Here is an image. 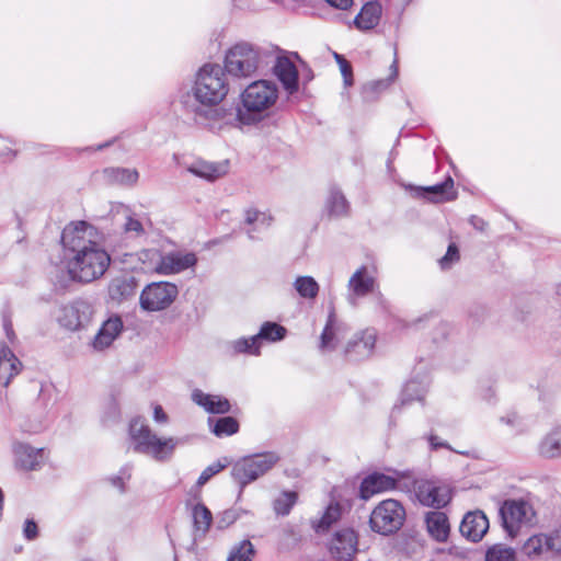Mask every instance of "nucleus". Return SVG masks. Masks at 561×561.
<instances>
[{
  "instance_id": "obj_1",
  "label": "nucleus",
  "mask_w": 561,
  "mask_h": 561,
  "mask_svg": "<svg viewBox=\"0 0 561 561\" xmlns=\"http://www.w3.org/2000/svg\"><path fill=\"white\" fill-rule=\"evenodd\" d=\"M96 229L85 221L70 222L61 232L67 268L72 280L91 283L108 270L112 259L95 241Z\"/></svg>"
},
{
  "instance_id": "obj_2",
  "label": "nucleus",
  "mask_w": 561,
  "mask_h": 561,
  "mask_svg": "<svg viewBox=\"0 0 561 561\" xmlns=\"http://www.w3.org/2000/svg\"><path fill=\"white\" fill-rule=\"evenodd\" d=\"M278 98L275 83L259 80L252 82L241 94V104L237 107L236 119L240 125H254L268 116L270 110Z\"/></svg>"
},
{
  "instance_id": "obj_3",
  "label": "nucleus",
  "mask_w": 561,
  "mask_h": 561,
  "mask_svg": "<svg viewBox=\"0 0 561 561\" xmlns=\"http://www.w3.org/2000/svg\"><path fill=\"white\" fill-rule=\"evenodd\" d=\"M192 91L198 104L184 103L194 114L204 115L203 106L219 104L229 91L225 70L219 65H205L198 71Z\"/></svg>"
},
{
  "instance_id": "obj_4",
  "label": "nucleus",
  "mask_w": 561,
  "mask_h": 561,
  "mask_svg": "<svg viewBox=\"0 0 561 561\" xmlns=\"http://www.w3.org/2000/svg\"><path fill=\"white\" fill-rule=\"evenodd\" d=\"M129 435L135 443L134 450L136 453L149 455L157 461L170 460L175 448L184 443L182 438L178 437H158L148 425L138 419L130 422Z\"/></svg>"
},
{
  "instance_id": "obj_5",
  "label": "nucleus",
  "mask_w": 561,
  "mask_h": 561,
  "mask_svg": "<svg viewBox=\"0 0 561 561\" xmlns=\"http://www.w3.org/2000/svg\"><path fill=\"white\" fill-rule=\"evenodd\" d=\"M279 459L274 451L245 456L233 463L231 477L243 490L249 483L267 473Z\"/></svg>"
},
{
  "instance_id": "obj_6",
  "label": "nucleus",
  "mask_w": 561,
  "mask_h": 561,
  "mask_svg": "<svg viewBox=\"0 0 561 561\" xmlns=\"http://www.w3.org/2000/svg\"><path fill=\"white\" fill-rule=\"evenodd\" d=\"M260 64V50L249 43H238L226 54L225 69L228 73L247 78L255 73Z\"/></svg>"
},
{
  "instance_id": "obj_7",
  "label": "nucleus",
  "mask_w": 561,
  "mask_h": 561,
  "mask_svg": "<svg viewBox=\"0 0 561 561\" xmlns=\"http://www.w3.org/2000/svg\"><path fill=\"white\" fill-rule=\"evenodd\" d=\"M405 519V510L397 500H385L371 512L369 524L374 531L391 535L398 531Z\"/></svg>"
},
{
  "instance_id": "obj_8",
  "label": "nucleus",
  "mask_w": 561,
  "mask_h": 561,
  "mask_svg": "<svg viewBox=\"0 0 561 561\" xmlns=\"http://www.w3.org/2000/svg\"><path fill=\"white\" fill-rule=\"evenodd\" d=\"M499 514L503 528L512 538L517 535L522 525L531 523L535 517L533 506L524 500H505Z\"/></svg>"
},
{
  "instance_id": "obj_9",
  "label": "nucleus",
  "mask_w": 561,
  "mask_h": 561,
  "mask_svg": "<svg viewBox=\"0 0 561 561\" xmlns=\"http://www.w3.org/2000/svg\"><path fill=\"white\" fill-rule=\"evenodd\" d=\"M178 295V286L173 283H151L147 285L140 294V307L146 311H161L169 308Z\"/></svg>"
},
{
  "instance_id": "obj_10",
  "label": "nucleus",
  "mask_w": 561,
  "mask_h": 561,
  "mask_svg": "<svg viewBox=\"0 0 561 561\" xmlns=\"http://www.w3.org/2000/svg\"><path fill=\"white\" fill-rule=\"evenodd\" d=\"M331 557L336 561H353L358 551V535L353 528L336 530L328 543Z\"/></svg>"
},
{
  "instance_id": "obj_11",
  "label": "nucleus",
  "mask_w": 561,
  "mask_h": 561,
  "mask_svg": "<svg viewBox=\"0 0 561 561\" xmlns=\"http://www.w3.org/2000/svg\"><path fill=\"white\" fill-rule=\"evenodd\" d=\"M15 466L20 469L32 471L41 468L45 458L44 448H34L27 443L16 442L13 444Z\"/></svg>"
},
{
  "instance_id": "obj_12",
  "label": "nucleus",
  "mask_w": 561,
  "mask_h": 561,
  "mask_svg": "<svg viewBox=\"0 0 561 561\" xmlns=\"http://www.w3.org/2000/svg\"><path fill=\"white\" fill-rule=\"evenodd\" d=\"M417 500L425 506L440 508L450 501L449 491L432 481H421L415 489Z\"/></svg>"
},
{
  "instance_id": "obj_13",
  "label": "nucleus",
  "mask_w": 561,
  "mask_h": 561,
  "mask_svg": "<svg viewBox=\"0 0 561 561\" xmlns=\"http://www.w3.org/2000/svg\"><path fill=\"white\" fill-rule=\"evenodd\" d=\"M348 332V327L343 321L339 320L335 309L332 307L329 310L327 323L320 335V350H334L341 339Z\"/></svg>"
},
{
  "instance_id": "obj_14",
  "label": "nucleus",
  "mask_w": 561,
  "mask_h": 561,
  "mask_svg": "<svg viewBox=\"0 0 561 561\" xmlns=\"http://www.w3.org/2000/svg\"><path fill=\"white\" fill-rule=\"evenodd\" d=\"M489 529V519L482 511L469 512L461 520L460 534L472 542L480 541Z\"/></svg>"
},
{
  "instance_id": "obj_15",
  "label": "nucleus",
  "mask_w": 561,
  "mask_h": 561,
  "mask_svg": "<svg viewBox=\"0 0 561 561\" xmlns=\"http://www.w3.org/2000/svg\"><path fill=\"white\" fill-rule=\"evenodd\" d=\"M138 288L137 278L130 273H123L111 279L107 291L111 300L123 302L133 298Z\"/></svg>"
},
{
  "instance_id": "obj_16",
  "label": "nucleus",
  "mask_w": 561,
  "mask_h": 561,
  "mask_svg": "<svg viewBox=\"0 0 561 561\" xmlns=\"http://www.w3.org/2000/svg\"><path fill=\"white\" fill-rule=\"evenodd\" d=\"M376 333L374 330H365L347 342L345 356L348 360L364 359L373 353L376 344Z\"/></svg>"
},
{
  "instance_id": "obj_17",
  "label": "nucleus",
  "mask_w": 561,
  "mask_h": 561,
  "mask_svg": "<svg viewBox=\"0 0 561 561\" xmlns=\"http://www.w3.org/2000/svg\"><path fill=\"white\" fill-rule=\"evenodd\" d=\"M398 479L385 473L374 472L363 479L359 486V496L368 500L373 495L397 488Z\"/></svg>"
},
{
  "instance_id": "obj_18",
  "label": "nucleus",
  "mask_w": 561,
  "mask_h": 561,
  "mask_svg": "<svg viewBox=\"0 0 561 561\" xmlns=\"http://www.w3.org/2000/svg\"><path fill=\"white\" fill-rule=\"evenodd\" d=\"M230 168L229 160L210 162L203 159L195 160L187 167V171L193 175L214 182L228 174Z\"/></svg>"
},
{
  "instance_id": "obj_19",
  "label": "nucleus",
  "mask_w": 561,
  "mask_h": 561,
  "mask_svg": "<svg viewBox=\"0 0 561 561\" xmlns=\"http://www.w3.org/2000/svg\"><path fill=\"white\" fill-rule=\"evenodd\" d=\"M89 319V306L84 302H75L62 307L59 323L68 330L76 331L84 327Z\"/></svg>"
},
{
  "instance_id": "obj_20",
  "label": "nucleus",
  "mask_w": 561,
  "mask_h": 561,
  "mask_svg": "<svg viewBox=\"0 0 561 561\" xmlns=\"http://www.w3.org/2000/svg\"><path fill=\"white\" fill-rule=\"evenodd\" d=\"M375 278L368 274L366 266H360L351 276L348 280V289L351 291L348 300L352 305H356L357 297H365L374 290Z\"/></svg>"
},
{
  "instance_id": "obj_21",
  "label": "nucleus",
  "mask_w": 561,
  "mask_h": 561,
  "mask_svg": "<svg viewBox=\"0 0 561 561\" xmlns=\"http://www.w3.org/2000/svg\"><path fill=\"white\" fill-rule=\"evenodd\" d=\"M274 72L288 94L298 91V70L288 57H278L274 66Z\"/></svg>"
},
{
  "instance_id": "obj_22",
  "label": "nucleus",
  "mask_w": 561,
  "mask_h": 561,
  "mask_svg": "<svg viewBox=\"0 0 561 561\" xmlns=\"http://www.w3.org/2000/svg\"><path fill=\"white\" fill-rule=\"evenodd\" d=\"M197 257L194 253H170L161 259L157 271L161 274H174L180 273L188 267L196 264Z\"/></svg>"
},
{
  "instance_id": "obj_23",
  "label": "nucleus",
  "mask_w": 561,
  "mask_h": 561,
  "mask_svg": "<svg viewBox=\"0 0 561 561\" xmlns=\"http://www.w3.org/2000/svg\"><path fill=\"white\" fill-rule=\"evenodd\" d=\"M417 195L422 196L433 203L450 202L456 198V192L454 191V180L450 176L438 184L417 187Z\"/></svg>"
},
{
  "instance_id": "obj_24",
  "label": "nucleus",
  "mask_w": 561,
  "mask_h": 561,
  "mask_svg": "<svg viewBox=\"0 0 561 561\" xmlns=\"http://www.w3.org/2000/svg\"><path fill=\"white\" fill-rule=\"evenodd\" d=\"M382 8L378 1L366 2L358 14L354 18V25L357 30L366 32L375 28L381 19Z\"/></svg>"
},
{
  "instance_id": "obj_25",
  "label": "nucleus",
  "mask_w": 561,
  "mask_h": 561,
  "mask_svg": "<svg viewBox=\"0 0 561 561\" xmlns=\"http://www.w3.org/2000/svg\"><path fill=\"white\" fill-rule=\"evenodd\" d=\"M123 329V321L121 317L114 316L108 318L100 328L98 334L94 336L92 345L95 350L102 351L108 347L113 341L118 336Z\"/></svg>"
},
{
  "instance_id": "obj_26",
  "label": "nucleus",
  "mask_w": 561,
  "mask_h": 561,
  "mask_svg": "<svg viewBox=\"0 0 561 561\" xmlns=\"http://www.w3.org/2000/svg\"><path fill=\"white\" fill-rule=\"evenodd\" d=\"M192 400L197 405L204 408L208 413L226 414L231 410L230 402L227 398L208 394L199 389H195L192 392Z\"/></svg>"
},
{
  "instance_id": "obj_27",
  "label": "nucleus",
  "mask_w": 561,
  "mask_h": 561,
  "mask_svg": "<svg viewBox=\"0 0 561 561\" xmlns=\"http://www.w3.org/2000/svg\"><path fill=\"white\" fill-rule=\"evenodd\" d=\"M22 364L12 350L2 342L0 344V382L7 387L11 379L19 374Z\"/></svg>"
},
{
  "instance_id": "obj_28",
  "label": "nucleus",
  "mask_w": 561,
  "mask_h": 561,
  "mask_svg": "<svg viewBox=\"0 0 561 561\" xmlns=\"http://www.w3.org/2000/svg\"><path fill=\"white\" fill-rule=\"evenodd\" d=\"M426 528L433 539L445 542L448 539L450 526L445 513L435 511L428 512L425 517Z\"/></svg>"
},
{
  "instance_id": "obj_29",
  "label": "nucleus",
  "mask_w": 561,
  "mask_h": 561,
  "mask_svg": "<svg viewBox=\"0 0 561 561\" xmlns=\"http://www.w3.org/2000/svg\"><path fill=\"white\" fill-rule=\"evenodd\" d=\"M427 387L428 382L426 380H409L401 392L400 404H396L392 409V415L399 413L402 407L411 404L415 400L422 401L427 391Z\"/></svg>"
},
{
  "instance_id": "obj_30",
  "label": "nucleus",
  "mask_w": 561,
  "mask_h": 561,
  "mask_svg": "<svg viewBox=\"0 0 561 561\" xmlns=\"http://www.w3.org/2000/svg\"><path fill=\"white\" fill-rule=\"evenodd\" d=\"M539 454L548 459L561 457V426L545 436L539 444Z\"/></svg>"
},
{
  "instance_id": "obj_31",
  "label": "nucleus",
  "mask_w": 561,
  "mask_h": 561,
  "mask_svg": "<svg viewBox=\"0 0 561 561\" xmlns=\"http://www.w3.org/2000/svg\"><path fill=\"white\" fill-rule=\"evenodd\" d=\"M325 209L332 217H342L348 214L350 204L339 188L332 187L325 202Z\"/></svg>"
},
{
  "instance_id": "obj_32",
  "label": "nucleus",
  "mask_w": 561,
  "mask_h": 561,
  "mask_svg": "<svg viewBox=\"0 0 561 561\" xmlns=\"http://www.w3.org/2000/svg\"><path fill=\"white\" fill-rule=\"evenodd\" d=\"M548 536L543 534L529 537L522 547V552L530 559L538 558L545 551H550Z\"/></svg>"
},
{
  "instance_id": "obj_33",
  "label": "nucleus",
  "mask_w": 561,
  "mask_h": 561,
  "mask_svg": "<svg viewBox=\"0 0 561 561\" xmlns=\"http://www.w3.org/2000/svg\"><path fill=\"white\" fill-rule=\"evenodd\" d=\"M211 432L217 437L231 436L239 432V423L232 416H224L219 419H208Z\"/></svg>"
},
{
  "instance_id": "obj_34",
  "label": "nucleus",
  "mask_w": 561,
  "mask_h": 561,
  "mask_svg": "<svg viewBox=\"0 0 561 561\" xmlns=\"http://www.w3.org/2000/svg\"><path fill=\"white\" fill-rule=\"evenodd\" d=\"M287 330L285 327L276 323V322H264L261 325V329L257 334H255L256 340L262 346L263 341L267 342H278L282 341L286 336Z\"/></svg>"
},
{
  "instance_id": "obj_35",
  "label": "nucleus",
  "mask_w": 561,
  "mask_h": 561,
  "mask_svg": "<svg viewBox=\"0 0 561 561\" xmlns=\"http://www.w3.org/2000/svg\"><path fill=\"white\" fill-rule=\"evenodd\" d=\"M104 174L108 180L123 185H135L139 179L138 171L128 168H107Z\"/></svg>"
},
{
  "instance_id": "obj_36",
  "label": "nucleus",
  "mask_w": 561,
  "mask_h": 561,
  "mask_svg": "<svg viewBox=\"0 0 561 561\" xmlns=\"http://www.w3.org/2000/svg\"><path fill=\"white\" fill-rule=\"evenodd\" d=\"M343 506L340 503H331L324 511L318 523H313L317 533L327 531L334 523L341 519Z\"/></svg>"
},
{
  "instance_id": "obj_37",
  "label": "nucleus",
  "mask_w": 561,
  "mask_h": 561,
  "mask_svg": "<svg viewBox=\"0 0 561 561\" xmlns=\"http://www.w3.org/2000/svg\"><path fill=\"white\" fill-rule=\"evenodd\" d=\"M298 501L295 491H283L273 501V511L277 516H287Z\"/></svg>"
},
{
  "instance_id": "obj_38",
  "label": "nucleus",
  "mask_w": 561,
  "mask_h": 561,
  "mask_svg": "<svg viewBox=\"0 0 561 561\" xmlns=\"http://www.w3.org/2000/svg\"><path fill=\"white\" fill-rule=\"evenodd\" d=\"M192 517L195 530L205 535L213 522L211 512L203 503H197L192 510Z\"/></svg>"
},
{
  "instance_id": "obj_39",
  "label": "nucleus",
  "mask_w": 561,
  "mask_h": 561,
  "mask_svg": "<svg viewBox=\"0 0 561 561\" xmlns=\"http://www.w3.org/2000/svg\"><path fill=\"white\" fill-rule=\"evenodd\" d=\"M229 348L233 355L237 354H250L260 355L261 346L256 340V336L240 337L229 343Z\"/></svg>"
},
{
  "instance_id": "obj_40",
  "label": "nucleus",
  "mask_w": 561,
  "mask_h": 561,
  "mask_svg": "<svg viewBox=\"0 0 561 561\" xmlns=\"http://www.w3.org/2000/svg\"><path fill=\"white\" fill-rule=\"evenodd\" d=\"M294 287L299 296L306 299H313L319 293V284L311 276H298L294 282Z\"/></svg>"
},
{
  "instance_id": "obj_41",
  "label": "nucleus",
  "mask_w": 561,
  "mask_h": 561,
  "mask_svg": "<svg viewBox=\"0 0 561 561\" xmlns=\"http://www.w3.org/2000/svg\"><path fill=\"white\" fill-rule=\"evenodd\" d=\"M254 554L255 550L252 542L243 540L231 549L227 561H252Z\"/></svg>"
},
{
  "instance_id": "obj_42",
  "label": "nucleus",
  "mask_w": 561,
  "mask_h": 561,
  "mask_svg": "<svg viewBox=\"0 0 561 561\" xmlns=\"http://www.w3.org/2000/svg\"><path fill=\"white\" fill-rule=\"evenodd\" d=\"M485 561H516L515 551L503 545H495L486 551Z\"/></svg>"
},
{
  "instance_id": "obj_43",
  "label": "nucleus",
  "mask_w": 561,
  "mask_h": 561,
  "mask_svg": "<svg viewBox=\"0 0 561 561\" xmlns=\"http://www.w3.org/2000/svg\"><path fill=\"white\" fill-rule=\"evenodd\" d=\"M228 465V461L225 459L224 462H221L220 460L209 465L208 467H206L201 476L198 477L197 479V485L198 486H202L204 484H206L215 474L219 473L221 470H224Z\"/></svg>"
},
{
  "instance_id": "obj_44",
  "label": "nucleus",
  "mask_w": 561,
  "mask_h": 561,
  "mask_svg": "<svg viewBox=\"0 0 561 561\" xmlns=\"http://www.w3.org/2000/svg\"><path fill=\"white\" fill-rule=\"evenodd\" d=\"M460 259L459 249L455 243H450L447 248L446 254L439 259L438 264L442 270H449L453 264L458 262Z\"/></svg>"
},
{
  "instance_id": "obj_45",
  "label": "nucleus",
  "mask_w": 561,
  "mask_h": 561,
  "mask_svg": "<svg viewBox=\"0 0 561 561\" xmlns=\"http://www.w3.org/2000/svg\"><path fill=\"white\" fill-rule=\"evenodd\" d=\"M334 58L340 66L344 85L351 87L353 84V69L351 64L344 58V56L337 53H334Z\"/></svg>"
},
{
  "instance_id": "obj_46",
  "label": "nucleus",
  "mask_w": 561,
  "mask_h": 561,
  "mask_svg": "<svg viewBox=\"0 0 561 561\" xmlns=\"http://www.w3.org/2000/svg\"><path fill=\"white\" fill-rule=\"evenodd\" d=\"M272 218L268 217L266 214L261 213L255 209H248L245 211V222L248 225H257L263 227H268L271 224Z\"/></svg>"
},
{
  "instance_id": "obj_47",
  "label": "nucleus",
  "mask_w": 561,
  "mask_h": 561,
  "mask_svg": "<svg viewBox=\"0 0 561 561\" xmlns=\"http://www.w3.org/2000/svg\"><path fill=\"white\" fill-rule=\"evenodd\" d=\"M124 231L134 232L136 236H140L144 233V227L138 219L128 216L126 222L124 224Z\"/></svg>"
},
{
  "instance_id": "obj_48",
  "label": "nucleus",
  "mask_w": 561,
  "mask_h": 561,
  "mask_svg": "<svg viewBox=\"0 0 561 561\" xmlns=\"http://www.w3.org/2000/svg\"><path fill=\"white\" fill-rule=\"evenodd\" d=\"M23 536L26 540H34L38 536V527L34 519H26L23 527Z\"/></svg>"
},
{
  "instance_id": "obj_49",
  "label": "nucleus",
  "mask_w": 561,
  "mask_h": 561,
  "mask_svg": "<svg viewBox=\"0 0 561 561\" xmlns=\"http://www.w3.org/2000/svg\"><path fill=\"white\" fill-rule=\"evenodd\" d=\"M548 543L551 551L561 553V527L548 536Z\"/></svg>"
},
{
  "instance_id": "obj_50",
  "label": "nucleus",
  "mask_w": 561,
  "mask_h": 561,
  "mask_svg": "<svg viewBox=\"0 0 561 561\" xmlns=\"http://www.w3.org/2000/svg\"><path fill=\"white\" fill-rule=\"evenodd\" d=\"M427 440L430 443L432 450H437L438 448H446V449L451 450V447L447 442L440 440L439 437L433 433H431L427 436Z\"/></svg>"
},
{
  "instance_id": "obj_51",
  "label": "nucleus",
  "mask_w": 561,
  "mask_h": 561,
  "mask_svg": "<svg viewBox=\"0 0 561 561\" xmlns=\"http://www.w3.org/2000/svg\"><path fill=\"white\" fill-rule=\"evenodd\" d=\"M3 329L9 342L13 343L15 340V333L13 331L12 322L9 318L3 319Z\"/></svg>"
},
{
  "instance_id": "obj_52",
  "label": "nucleus",
  "mask_w": 561,
  "mask_h": 561,
  "mask_svg": "<svg viewBox=\"0 0 561 561\" xmlns=\"http://www.w3.org/2000/svg\"><path fill=\"white\" fill-rule=\"evenodd\" d=\"M331 7L340 9V10H347L352 3L353 0H325Z\"/></svg>"
},
{
  "instance_id": "obj_53",
  "label": "nucleus",
  "mask_w": 561,
  "mask_h": 561,
  "mask_svg": "<svg viewBox=\"0 0 561 561\" xmlns=\"http://www.w3.org/2000/svg\"><path fill=\"white\" fill-rule=\"evenodd\" d=\"M153 419L156 422L158 423H167L168 421V415L167 413L163 411L162 407L161 405H156L154 409H153Z\"/></svg>"
},
{
  "instance_id": "obj_54",
  "label": "nucleus",
  "mask_w": 561,
  "mask_h": 561,
  "mask_svg": "<svg viewBox=\"0 0 561 561\" xmlns=\"http://www.w3.org/2000/svg\"><path fill=\"white\" fill-rule=\"evenodd\" d=\"M470 224L478 230H484L486 227V222L479 216L472 215L469 219Z\"/></svg>"
},
{
  "instance_id": "obj_55",
  "label": "nucleus",
  "mask_w": 561,
  "mask_h": 561,
  "mask_svg": "<svg viewBox=\"0 0 561 561\" xmlns=\"http://www.w3.org/2000/svg\"><path fill=\"white\" fill-rule=\"evenodd\" d=\"M110 408H111V413L113 414V416L118 415V402H117L116 398L113 396L111 398Z\"/></svg>"
},
{
  "instance_id": "obj_56",
  "label": "nucleus",
  "mask_w": 561,
  "mask_h": 561,
  "mask_svg": "<svg viewBox=\"0 0 561 561\" xmlns=\"http://www.w3.org/2000/svg\"><path fill=\"white\" fill-rule=\"evenodd\" d=\"M113 485L117 486L121 489V491H124V481H123V477L121 476H115L111 479Z\"/></svg>"
},
{
  "instance_id": "obj_57",
  "label": "nucleus",
  "mask_w": 561,
  "mask_h": 561,
  "mask_svg": "<svg viewBox=\"0 0 561 561\" xmlns=\"http://www.w3.org/2000/svg\"><path fill=\"white\" fill-rule=\"evenodd\" d=\"M392 75L391 78H396L398 76V61L394 59L393 64L391 65Z\"/></svg>"
},
{
  "instance_id": "obj_58",
  "label": "nucleus",
  "mask_w": 561,
  "mask_h": 561,
  "mask_svg": "<svg viewBox=\"0 0 561 561\" xmlns=\"http://www.w3.org/2000/svg\"><path fill=\"white\" fill-rule=\"evenodd\" d=\"M113 141H114V140H111V141H107V142L101 144V145H99V146L95 148V150H102V149H104V148H106V147L111 146V145L113 144Z\"/></svg>"
},
{
  "instance_id": "obj_59",
  "label": "nucleus",
  "mask_w": 561,
  "mask_h": 561,
  "mask_svg": "<svg viewBox=\"0 0 561 561\" xmlns=\"http://www.w3.org/2000/svg\"><path fill=\"white\" fill-rule=\"evenodd\" d=\"M254 230H256V227H255L253 230H249V231H248V234H249V237H250L251 239H253V238H254V237H253V231H254Z\"/></svg>"
}]
</instances>
